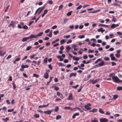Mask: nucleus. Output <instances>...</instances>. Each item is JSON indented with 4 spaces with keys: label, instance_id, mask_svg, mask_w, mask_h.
<instances>
[{
    "label": "nucleus",
    "instance_id": "1",
    "mask_svg": "<svg viewBox=\"0 0 122 122\" xmlns=\"http://www.w3.org/2000/svg\"><path fill=\"white\" fill-rule=\"evenodd\" d=\"M112 79L116 83L122 82V80H120L116 76H113L112 77Z\"/></svg>",
    "mask_w": 122,
    "mask_h": 122
},
{
    "label": "nucleus",
    "instance_id": "2",
    "mask_svg": "<svg viewBox=\"0 0 122 122\" xmlns=\"http://www.w3.org/2000/svg\"><path fill=\"white\" fill-rule=\"evenodd\" d=\"M106 65V64L105 63V62L103 61H102L101 62L99 63L98 64L95 65V66H97L98 67H99L105 65Z\"/></svg>",
    "mask_w": 122,
    "mask_h": 122
},
{
    "label": "nucleus",
    "instance_id": "3",
    "mask_svg": "<svg viewBox=\"0 0 122 122\" xmlns=\"http://www.w3.org/2000/svg\"><path fill=\"white\" fill-rule=\"evenodd\" d=\"M69 56H70L71 58L73 57V59L75 60L78 61L79 60L80 58L78 57H77L75 56H72L71 54L70 53L68 54Z\"/></svg>",
    "mask_w": 122,
    "mask_h": 122
},
{
    "label": "nucleus",
    "instance_id": "4",
    "mask_svg": "<svg viewBox=\"0 0 122 122\" xmlns=\"http://www.w3.org/2000/svg\"><path fill=\"white\" fill-rule=\"evenodd\" d=\"M90 103H88L84 107L87 110H89L91 109V108L90 107Z\"/></svg>",
    "mask_w": 122,
    "mask_h": 122
},
{
    "label": "nucleus",
    "instance_id": "5",
    "mask_svg": "<svg viewBox=\"0 0 122 122\" xmlns=\"http://www.w3.org/2000/svg\"><path fill=\"white\" fill-rule=\"evenodd\" d=\"M35 35H31L29 37H27V40H29L30 41L31 40V39L35 38Z\"/></svg>",
    "mask_w": 122,
    "mask_h": 122
},
{
    "label": "nucleus",
    "instance_id": "6",
    "mask_svg": "<svg viewBox=\"0 0 122 122\" xmlns=\"http://www.w3.org/2000/svg\"><path fill=\"white\" fill-rule=\"evenodd\" d=\"M100 122H108V120L105 118H101L100 119Z\"/></svg>",
    "mask_w": 122,
    "mask_h": 122
},
{
    "label": "nucleus",
    "instance_id": "7",
    "mask_svg": "<svg viewBox=\"0 0 122 122\" xmlns=\"http://www.w3.org/2000/svg\"><path fill=\"white\" fill-rule=\"evenodd\" d=\"M15 22H14L13 21H11V22L8 25L9 27H10V26H12L13 28H14L15 26Z\"/></svg>",
    "mask_w": 122,
    "mask_h": 122
},
{
    "label": "nucleus",
    "instance_id": "8",
    "mask_svg": "<svg viewBox=\"0 0 122 122\" xmlns=\"http://www.w3.org/2000/svg\"><path fill=\"white\" fill-rule=\"evenodd\" d=\"M120 4L118 3H114L111 5L115 6L120 7Z\"/></svg>",
    "mask_w": 122,
    "mask_h": 122
},
{
    "label": "nucleus",
    "instance_id": "9",
    "mask_svg": "<svg viewBox=\"0 0 122 122\" xmlns=\"http://www.w3.org/2000/svg\"><path fill=\"white\" fill-rule=\"evenodd\" d=\"M52 111V110L48 111H45L44 112V113L46 114L50 115L51 114V112Z\"/></svg>",
    "mask_w": 122,
    "mask_h": 122
},
{
    "label": "nucleus",
    "instance_id": "10",
    "mask_svg": "<svg viewBox=\"0 0 122 122\" xmlns=\"http://www.w3.org/2000/svg\"><path fill=\"white\" fill-rule=\"evenodd\" d=\"M118 24H112L111 26V27L113 28H114L118 26Z\"/></svg>",
    "mask_w": 122,
    "mask_h": 122
},
{
    "label": "nucleus",
    "instance_id": "11",
    "mask_svg": "<svg viewBox=\"0 0 122 122\" xmlns=\"http://www.w3.org/2000/svg\"><path fill=\"white\" fill-rule=\"evenodd\" d=\"M97 31L99 32H101L102 33H103L105 31V30L103 29V28H100V29H98L97 30Z\"/></svg>",
    "mask_w": 122,
    "mask_h": 122
},
{
    "label": "nucleus",
    "instance_id": "12",
    "mask_svg": "<svg viewBox=\"0 0 122 122\" xmlns=\"http://www.w3.org/2000/svg\"><path fill=\"white\" fill-rule=\"evenodd\" d=\"M72 94L70 93L69 94L68 97L67 98V100H70L72 99Z\"/></svg>",
    "mask_w": 122,
    "mask_h": 122
},
{
    "label": "nucleus",
    "instance_id": "13",
    "mask_svg": "<svg viewBox=\"0 0 122 122\" xmlns=\"http://www.w3.org/2000/svg\"><path fill=\"white\" fill-rule=\"evenodd\" d=\"M76 75V73H71L69 75V77H71L72 76H75Z\"/></svg>",
    "mask_w": 122,
    "mask_h": 122
},
{
    "label": "nucleus",
    "instance_id": "14",
    "mask_svg": "<svg viewBox=\"0 0 122 122\" xmlns=\"http://www.w3.org/2000/svg\"><path fill=\"white\" fill-rule=\"evenodd\" d=\"M43 33V32H41L39 33L37 35H35V38H36L37 37L41 36L42 35Z\"/></svg>",
    "mask_w": 122,
    "mask_h": 122
},
{
    "label": "nucleus",
    "instance_id": "15",
    "mask_svg": "<svg viewBox=\"0 0 122 122\" xmlns=\"http://www.w3.org/2000/svg\"><path fill=\"white\" fill-rule=\"evenodd\" d=\"M48 12V10H44L43 14L41 16L42 17H44L45 15Z\"/></svg>",
    "mask_w": 122,
    "mask_h": 122
},
{
    "label": "nucleus",
    "instance_id": "16",
    "mask_svg": "<svg viewBox=\"0 0 122 122\" xmlns=\"http://www.w3.org/2000/svg\"><path fill=\"white\" fill-rule=\"evenodd\" d=\"M49 75L48 73L46 72L44 76V77L46 79H47L48 78Z\"/></svg>",
    "mask_w": 122,
    "mask_h": 122
},
{
    "label": "nucleus",
    "instance_id": "17",
    "mask_svg": "<svg viewBox=\"0 0 122 122\" xmlns=\"http://www.w3.org/2000/svg\"><path fill=\"white\" fill-rule=\"evenodd\" d=\"M49 104H48L46 105H40L39 106L38 108H42L43 107H46L48 106L49 105Z\"/></svg>",
    "mask_w": 122,
    "mask_h": 122
},
{
    "label": "nucleus",
    "instance_id": "18",
    "mask_svg": "<svg viewBox=\"0 0 122 122\" xmlns=\"http://www.w3.org/2000/svg\"><path fill=\"white\" fill-rule=\"evenodd\" d=\"M79 115V114L78 113H76L75 114H74L72 116V118L73 119L76 116H78Z\"/></svg>",
    "mask_w": 122,
    "mask_h": 122
},
{
    "label": "nucleus",
    "instance_id": "19",
    "mask_svg": "<svg viewBox=\"0 0 122 122\" xmlns=\"http://www.w3.org/2000/svg\"><path fill=\"white\" fill-rule=\"evenodd\" d=\"M29 67V66L27 65H24L22 64L21 66V67H23L24 68H27Z\"/></svg>",
    "mask_w": 122,
    "mask_h": 122
},
{
    "label": "nucleus",
    "instance_id": "20",
    "mask_svg": "<svg viewBox=\"0 0 122 122\" xmlns=\"http://www.w3.org/2000/svg\"><path fill=\"white\" fill-rule=\"evenodd\" d=\"M57 57L58 59H59L60 61H63V59L62 58L61 56H58Z\"/></svg>",
    "mask_w": 122,
    "mask_h": 122
},
{
    "label": "nucleus",
    "instance_id": "21",
    "mask_svg": "<svg viewBox=\"0 0 122 122\" xmlns=\"http://www.w3.org/2000/svg\"><path fill=\"white\" fill-rule=\"evenodd\" d=\"M52 30H51V31L50 32L49 34H47L46 35L50 37H51L52 36Z\"/></svg>",
    "mask_w": 122,
    "mask_h": 122
},
{
    "label": "nucleus",
    "instance_id": "22",
    "mask_svg": "<svg viewBox=\"0 0 122 122\" xmlns=\"http://www.w3.org/2000/svg\"><path fill=\"white\" fill-rule=\"evenodd\" d=\"M111 59L112 60H114L115 61H117V59H116L114 56H113V57H111Z\"/></svg>",
    "mask_w": 122,
    "mask_h": 122
},
{
    "label": "nucleus",
    "instance_id": "23",
    "mask_svg": "<svg viewBox=\"0 0 122 122\" xmlns=\"http://www.w3.org/2000/svg\"><path fill=\"white\" fill-rule=\"evenodd\" d=\"M72 12V11H71L70 12H69L66 14V15L67 16H70Z\"/></svg>",
    "mask_w": 122,
    "mask_h": 122
},
{
    "label": "nucleus",
    "instance_id": "24",
    "mask_svg": "<svg viewBox=\"0 0 122 122\" xmlns=\"http://www.w3.org/2000/svg\"><path fill=\"white\" fill-rule=\"evenodd\" d=\"M64 109H70V110H72L73 109L70 107H64Z\"/></svg>",
    "mask_w": 122,
    "mask_h": 122
},
{
    "label": "nucleus",
    "instance_id": "25",
    "mask_svg": "<svg viewBox=\"0 0 122 122\" xmlns=\"http://www.w3.org/2000/svg\"><path fill=\"white\" fill-rule=\"evenodd\" d=\"M102 60V59L101 58H99L95 62V64L97 63L98 62L101 61Z\"/></svg>",
    "mask_w": 122,
    "mask_h": 122
},
{
    "label": "nucleus",
    "instance_id": "26",
    "mask_svg": "<svg viewBox=\"0 0 122 122\" xmlns=\"http://www.w3.org/2000/svg\"><path fill=\"white\" fill-rule=\"evenodd\" d=\"M68 20L67 18H65L64 20L63 24H65L67 22Z\"/></svg>",
    "mask_w": 122,
    "mask_h": 122
},
{
    "label": "nucleus",
    "instance_id": "27",
    "mask_svg": "<svg viewBox=\"0 0 122 122\" xmlns=\"http://www.w3.org/2000/svg\"><path fill=\"white\" fill-rule=\"evenodd\" d=\"M65 40H64L63 39L61 40L60 41V43H61V45L63 44L64 43H65Z\"/></svg>",
    "mask_w": 122,
    "mask_h": 122
},
{
    "label": "nucleus",
    "instance_id": "28",
    "mask_svg": "<svg viewBox=\"0 0 122 122\" xmlns=\"http://www.w3.org/2000/svg\"><path fill=\"white\" fill-rule=\"evenodd\" d=\"M117 90L118 91H120L122 90V87L118 86L117 88Z\"/></svg>",
    "mask_w": 122,
    "mask_h": 122
},
{
    "label": "nucleus",
    "instance_id": "29",
    "mask_svg": "<svg viewBox=\"0 0 122 122\" xmlns=\"http://www.w3.org/2000/svg\"><path fill=\"white\" fill-rule=\"evenodd\" d=\"M99 111L100 113L102 114H103L104 113V112L103 110L101 109H99Z\"/></svg>",
    "mask_w": 122,
    "mask_h": 122
},
{
    "label": "nucleus",
    "instance_id": "30",
    "mask_svg": "<svg viewBox=\"0 0 122 122\" xmlns=\"http://www.w3.org/2000/svg\"><path fill=\"white\" fill-rule=\"evenodd\" d=\"M59 110V107H56L54 110L56 112H57Z\"/></svg>",
    "mask_w": 122,
    "mask_h": 122
},
{
    "label": "nucleus",
    "instance_id": "31",
    "mask_svg": "<svg viewBox=\"0 0 122 122\" xmlns=\"http://www.w3.org/2000/svg\"><path fill=\"white\" fill-rule=\"evenodd\" d=\"M22 28L25 29H27L28 28V27L26 25H24L22 26Z\"/></svg>",
    "mask_w": 122,
    "mask_h": 122
},
{
    "label": "nucleus",
    "instance_id": "32",
    "mask_svg": "<svg viewBox=\"0 0 122 122\" xmlns=\"http://www.w3.org/2000/svg\"><path fill=\"white\" fill-rule=\"evenodd\" d=\"M32 48L31 46H28L26 48V50L27 51L29 50Z\"/></svg>",
    "mask_w": 122,
    "mask_h": 122
},
{
    "label": "nucleus",
    "instance_id": "33",
    "mask_svg": "<svg viewBox=\"0 0 122 122\" xmlns=\"http://www.w3.org/2000/svg\"><path fill=\"white\" fill-rule=\"evenodd\" d=\"M59 39H56V40H55L54 41L52 42V44H53V43H54L59 41Z\"/></svg>",
    "mask_w": 122,
    "mask_h": 122
},
{
    "label": "nucleus",
    "instance_id": "34",
    "mask_svg": "<svg viewBox=\"0 0 122 122\" xmlns=\"http://www.w3.org/2000/svg\"><path fill=\"white\" fill-rule=\"evenodd\" d=\"M61 117V116L60 115H57L56 117V120H58Z\"/></svg>",
    "mask_w": 122,
    "mask_h": 122
},
{
    "label": "nucleus",
    "instance_id": "35",
    "mask_svg": "<svg viewBox=\"0 0 122 122\" xmlns=\"http://www.w3.org/2000/svg\"><path fill=\"white\" fill-rule=\"evenodd\" d=\"M104 60L106 61H108L109 60V58L108 57H105L104 58Z\"/></svg>",
    "mask_w": 122,
    "mask_h": 122
},
{
    "label": "nucleus",
    "instance_id": "36",
    "mask_svg": "<svg viewBox=\"0 0 122 122\" xmlns=\"http://www.w3.org/2000/svg\"><path fill=\"white\" fill-rule=\"evenodd\" d=\"M76 108L78 110L81 112H83V111L80 108L77 107H76Z\"/></svg>",
    "mask_w": 122,
    "mask_h": 122
},
{
    "label": "nucleus",
    "instance_id": "37",
    "mask_svg": "<svg viewBox=\"0 0 122 122\" xmlns=\"http://www.w3.org/2000/svg\"><path fill=\"white\" fill-rule=\"evenodd\" d=\"M97 111V109H93L91 111H90V112H96Z\"/></svg>",
    "mask_w": 122,
    "mask_h": 122
},
{
    "label": "nucleus",
    "instance_id": "38",
    "mask_svg": "<svg viewBox=\"0 0 122 122\" xmlns=\"http://www.w3.org/2000/svg\"><path fill=\"white\" fill-rule=\"evenodd\" d=\"M27 40V37H24L22 39V41L23 42H25Z\"/></svg>",
    "mask_w": 122,
    "mask_h": 122
},
{
    "label": "nucleus",
    "instance_id": "39",
    "mask_svg": "<svg viewBox=\"0 0 122 122\" xmlns=\"http://www.w3.org/2000/svg\"><path fill=\"white\" fill-rule=\"evenodd\" d=\"M82 6L81 5H79L78 7H77L76 9L78 10L80 9L82 7Z\"/></svg>",
    "mask_w": 122,
    "mask_h": 122
},
{
    "label": "nucleus",
    "instance_id": "40",
    "mask_svg": "<svg viewBox=\"0 0 122 122\" xmlns=\"http://www.w3.org/2000/svg\"><path fill=\"white\" fill-rule=\"evenodd\" d=\"M85 37V36L84 35H82V36H78V38H80V39H81L82 38H84Z\"/></svg>",
    "mask_w": 122,
    "mask_h": 122
},
{
    "label": "nucleus",
    "instance_id": "41",
    "mask_svg": "<svg viewBox=\"0 0 122 122\" xmlns=\"http://www.w3.org/2000/svg\"><path fill=\"white\" fill-rule=\"evenodd\" d=\"M34 117L36 118H39V115L37 114H36L34 115Z\"/></svg>",
    "mask_w": 122,
    "mask_h": 122
},
{
    "label": "nucleus",
    "instance_id": "42",
    "mask_svg": "<svg viewBox=\"0 0 122 122\" xmlns=\"http://www.w3.org/2000/svg\"><path fill=\"white\" fill-rule=\"evenodd\" d=\"M120 55L119 53H117L115 54L117 58H118L119 57Z\"/></svg>",
    "mask_w": 122,
    "mask_h": 122
},
{
    "label": "nucleus",
    "instance_id": "43",
    "mask_svg": "<svg viewBox=\"0 0 122 122\" xmlns=\"http://www.w3.org/2000/svg\"><path fill=\"white\" fill-rule=\"evenodd\" d=\"M59 32V31L58 30H57L56 31H54V34L55 35H57V33Z\"/></svg>",
    "mask_w": 122,
    "mask_h": 122
},
{
    "label": "nucleus",
    "instance_id": "44",
    "mask_svg": "<svg viewBox=\"0 0 122 122\" xmlns=\"http://www.w3.org/2000/svg\"><path fill=\"white\" fill-rule=\"evenodd\" d=\"M117 97L118 96L116 95H114L113 97V98L115 100L116 99H117Z\"/></svg>",
    "mask_w": 122,
    "mask_h": 122
},
{
    "label": "nucleus",
    "instance_id": "45",
    "mask_svg": "<svg viewBox=\"0 0 122 122\" xmlns=\"http://www.w3.org/2000/svg\"><path fill=\"white\" fill-rule=\"evenodd\" d=\"M78 86V85H77L76 86H72V87L76 89Z\"/></svg>",
    "mask_w": 122,
    "mask_h": 122
},
{
    "label": "nucleus",
    "instance_id": "46",
    "mask_svg": "<svg viewBox=\"0 0 122 122\" xmlns=\"http://www.w3.org/2000/svg\"><path fill=\"white\" fill-rule=\"evenodd\" d=\"M47 58H45L44 60V63H47Z\"/></svg>",
    "mask_w": 122,
    "mask_h": 122
},
{
    "label": "nucleus",
    "instance_id": "47",
    "mask_svg": "<svg viewBox=\"0 0 122 122\" xmlns=\"http://www.w3.org/2000/svg\"><path fill=\"white\" fill-rule=\"evenodd\" d=\"M14 110V109H8V112H11L13 111Z\"/></svg>",
    "mask_w": 122,
    "mask_h": 122
},
{
    "label": "nucleus",
    "instance_id": "48",
    "mask_svg": "<svg viewBox=\"0 0 122 122\" xmlns=\"http://www.w3.org/2000/svg\"><path fill=\"white\" fill-rule=\"evenodd\" d=\"M115 3H119L120 4H122V2L121 1H117V0H115Z\"/></svg>",
    "mask_w": 122,
    "mask_h": 122
},
{
    "label": "nucleus",
    "instance_id": "49",
    "mask_svg": "<svg viewBox=\"0 0 122 122\" xmlns=\"http://www.w3.org/2000/svg\"><path fill=\"white\" fill-rule=\"evenodd\" d=\"M69 62V61L67 59H65L64 61V62L65 63H67L68 62Z\"/></svg>",
    "mask_w": 122,
    "mask_h": 122
},
{
    "label": "nucleus",
    "instance_id": "50",
    "mask_svg": "<svg viewBox=\"0 0 122 122\" xmlns=\"http://www.w3.org/2000/svg\"><path fill=\"white\" fill-rule=\"evenodd\" d=\"M70 35H68L66 36H64V38H68L70 37Z\"/></svg>",
    "mask_w": 122,
    "mask_h": 122
},
{
    "label": "nucleus",
    "instance_id": "51",
    "mask_svg": "<svg viewBox=\"0 0 122 122\" xmlns=\"http://www.w3.org/2000/svg\"><path fill=\"white\" fill-rule=\"evenodd\" d=\"M94 51L93 50H89L88 53H92Z\"/></svg>",
    "mask_w": 122,
    "mask_h": 122
},
{
    "label": "nucleus",
    "instance_id": "52",
    "mask_svg": "<svg viewBox=\"0 0 122 122\" xmlns=\"http://www.w3.org/2000/svg\"><path fill=\"white\" fill-rule=\"evenodd\" d=\"M66 50H70V48L69 46H67L66 47Z\"/></svg>",
    "mask_w": 122,
    "mask_h": 122
},
{
    "label": "nucleus",
    "instance_id": "53",
    "mask_svg": "<svg viewBox=\"0 0 122 122\" xmlns=\"http://www.w3.org/2000/svg\"><path fill=\"white\" fill-rule=\"evenodd\" d=\"M33 76L34 77H39V76L38 75H37L36 74H34L33 75Z\"/></svg>",
    "mask_w": 122,
    "mask_h": 122
},
{
    "label": "nucleus",
    "instance_id": "54",
    "mask_svg": "<svg viewBox=\"0 0 122 122\" xmlns=\"http://www.w3.org/2000/svg\"><path fill=\"white\" fill-rule=\"evenodd\" d=\"M3 120H5V121L7 122V121L9 120V119L8 117H6L5 119H3Z\"/></svg>",
    "mask_w": 122,
    "mask_h": 122
},
{
    "label": "nucleus",
    "instance_id": "55",
    "mask_svg": "<svg viewBox=\"0 0 122 122\" xmlns=\"http://www.w3.org/2000/svg\"><path fill=\"white\" fill-rule=\"evenodd\" d=\"M61 50H62L64 49V47L63 46H61L60 48Z\"/></svg>",
    "mask_w": 122,
    "mask_h": 122
},
{
    "label": "nucleus",
    "instance_id": "56",
    "mask_svg": "<svg viewBox=\"0 0 122 122\" xmlns=\"http://www.w3.org/2000/svg\"><path fill=\"white\" fill-rule=\"evenodd\" d=\"M72 41L71 40H70L67 42V43L68 44L71 42Z\"/></svg>",
    "mask_w": 122,
    "mask_h": 122
},
{
    "label": "nucleus",
    "instance_id": "57",
    "mask_svg": "<svg viewBox=\"0 0 122 122\" xmlns=\"http://www.w3.org/2000/svg\"><path fill=\"white\" fill-rule=\"evenodd\" d=\"M33 22H34V21H31L30 22H29V26H30L33 23Z\"/></svg>",
    "mask_w": 122,
    "mask_h": 122
},
{
    "label": "nucleus",
    "instance_id": "58",
    "mask_svg": "<svg viewBox=\"0 0 122 122\" xmlns=\"http://www.w3.org/2000/svg\"><path fill=\"white\" fill-rule=\"evenodd\" d=\"M92 122H99L98 120H96L94 119L93 120H92Z\"/></svg>",
    "mask_w": 122,
    "mask_h": 122
},
{
    "label": "nucleus",
    "instance_id": "59",
    "mask_svg": "<svg viewBox=\"0 0 122 122\" xmlns=\"http://www.w3.org/2000/svg\"><path fill=\"white\" fill-rule=\"evenodd\" d=\"M114 50V49L113 48H111L109 49V50L110 51H113Z\"/></svg>",
    "mask_w": 122,
    "mask_h": 122
},
{
    "label": "nucleus",
    "instance_id": "60",
    "mask_svg": "<svg viewBox=\"0 0 122 122\" xmlns=\"http://www.w3.org/2000/svg\"><path fill=\"white\" fill-rule=\"evenodd\" d=\"M48 67L51 70H52V67L51 66V65L50 64H49L48 65Z\"/></svg>",
    "mask_w": 122,
    "mask_h": 122
},
{
    "label": "nucleus",
    "instance_id": "61",
    "mask_svg": "<svg viewBox=\"0 0 122 122\" xmlns=\"http://www.w3.org/2000/svg\"><path fill=\"white\" fill-rule=\"evenodd\" d=\"M112 66L116 65V63L114 62H112Z\"/></svg>",
    "mask_w": 122,
    "mask_h": 122
},
{
    "label": "nucleus",
    "instance_id": "62",
    "mask_svg": "<svg viewBox=\"0 0 122 122\" xmlns=\"http://www.w3.org/2000/svg\"><path fill=\"white\" fill-rule=\"evenodd\" d=\"M109 13L110 14H114L115 13V12L114 11H109Z\"/></svg>",
    "mask_w": 122,
    "mask_h": 122
},
{
    "label": "nucleus",
    "instance_id": "63",
    "mask_svg": "<svg viewBox=\"0 0 122 122\" xmlns=\"http://www.w3.org/2000/svg\"><path fill=\"white\" fill-rule=\"evenodd\" d=\"M27 56H24L22 59V60L23 61L26 59L27 58Z\"/></svg>",
    "mask_w": 122,
    "mask_h": 122
},
{
    "label": "nucleus",
    "instance_id": "64",
    "mask_svg": "<svg viewBox=\"0 0 122 122\" xmlns=\"http://www.w3.org/2000/svg\"><path fill=\"white\" fill-rule=\"evenodd\" d=\"M54 89L55 90L57 91L59 90V88L57 87H55Z\"/></svg>",
    "mask_w": 122,
    "mask_h": 122
}]
</instances>
